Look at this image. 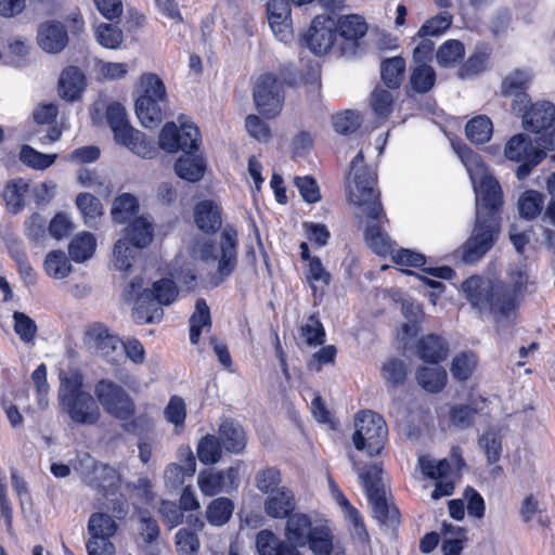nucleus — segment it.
Masks as SVG:
<instances>
[{
	"label": "nucleus",
	"instance_id": "nucleus-1",
	"mask_svg": "<svg viewBox=\"0 0 555 555\" xmlns=\"http://www.w3.org/2000/svg\"><path fill=\"white\" fill-rule=\"evenodd\" d=\"M527 283L526 267L516 266L509 271L508 283L473 275L463 282L462 289L474 310L480 315L491 314L501 322L516 314Z\"/></svg>",
	"mask_w": 555,
	"mask_h": 555
},
{
	"label": "nucleus",
	"instance_id": "nucleus-2",
	"mask_svg": "<svg viewBox=\"0 0 555 555\" xmlns=\"http://www.w3.org/2000/svg\"><path fill=\"white\" fill-rule=\"evenodd\" d=\"M377 177L369 168L357 169L352 181L349 182L350 202L358 206V217L365 222L364 240L367 246L377 255L386 256L391 249L390 237L386 232V219L379 192L375 188Z\"/></svg>",
	"mask_w": 555,
	"mask_h": 555
},
{
	"label": "nucleus",
	"instance_id": "nucleus-3",
	"mask_svg": "<svg viewBox=\"0 0 555 555\" xmlns=\"http://www.w3.org/2000/svg\"><path fill=\"white\" fill-rule=\"evenodd\" d=\"M94 395L103 410L111 416L124 422L121 428L128 434H138L152 426L146 415L134 416L135 403L119 384L102 378L94 385Z\"/></svg>",
	"mask_w": 555,
	"mask_h": 555
},
{
	"label": "nucleus",
	"instance_id": "nucleus-4",
	"mask_svg": "<svg viewBox=\"0 0 555 555\" xmlns=\"http://www.w3.org/2000/svg\"><path fill=\"white\" fill-rule=\"evenodd\" d=\"M59 405L77 425L93 426L101 418L96 399L83 389L82 376L78 373L60 375Z\"/></svg>",
	"mask_w": 555,
	"mask_h": 555
},
{
	"label": "nucleus",
	"instance_id": "nucleus-5",
	"mask_svg": "<svg viewBox=\"0 0 555 555\" xmlns=\"http://www.w3.org/2000/svg\"><path fill=\"white\" fill-rule=\"evenodd\" d=\"M555 147V128L546 135L537 138L535 143L526 133L513 135L504 147L508 160L519 163L516 169L518 180H525L545 157L546 152Z\"/></svg>",
	"mask_w": 555,
	"mask_h": 555
},
{
	"label": "nucleus",
	"instance_id": "nucleus-6",
	"mask_svg": "<svg viewBox=\"0 0 555 555\" xmlns=\"http://www.w3.org/2000/svg\"><path fill=\"white\" fill-rule=\"evenodd\" d=\"M106 120L118 144L126 146L142 158L153 157L155 153L154 145L145 139L143 132L130 125L126 109L120 103L114 102L107 106Z\"/></svg>",
	"mask_w": 555,
	"mask_h": 555
},
{
	"label": "nucleus",
	"instance_id": "nucleus-7",
	"mask_svg": "<svg viewBox=\"0 0 555 555\" xmlns=\"http://www.w3.org/2000/svg\"><path fill=\"white\" fill-rule=\"evenodd\" d=\"M199 257L205 262L218 260L217 272L212 276L215 286L225 281L235 270L237 264V232L227 225L220 235L219 248L214 242H205L199 248Z\"/></svg>",
	"mask_w": 555,
	"mask_h": 555
},
{
	"label": "nucleus",
	"instance_id": "nucleus-8",
	"mask_svg": "<svg viewBox=\"0 0 555 555\" xmlns=\"http://www.w3.org/2000/svg\"><path fill=\"white\" fill-rule=\"evenodd\" d=\"M382 472V467L377 464L365 466L359 473V478L375 519L383 525L395 526L399 522V511L389 503L386 496Z\"/></svg>",
	"mask_w": 555,
	"mask_h": 555
},
{
	"label": "nucleus",
	"instance_id": "nucleus-9",
	"mask_svg": "<svg viewBox=\"0 0 555 555\" xmlns=\"http://www.w3.org/2000/svg\"><path fill=\"white\" fill-rule=\"evenodd\" d=\"M354 447L370 456L380 453L387 440L388 428L384 418L373 411H361L354 420Z\"/></svg>",
	"mask_w": 555,
	"mask_h": 555
},
{
	"label": "nucleus",
	"instance_id": "nucleus-10",
	"mask_svg": "<svg viewBox=\"0 0 555 555\" xmlns=\"http://www.w3.org/2000/svg\"><path fill=\"white\" fill-rule=\"evenodd\" d=\"M73 468L88 486L104 495L113 492L119 483V475L109 465L96 462L89 453H79L73 461Z\"/></svg>",
	"mask_w": 555,
	"mask_h": 555
},
{
	"label": "nucleus",
	"instance_id": "nucleus-11",
	"mask_svg": "<svg viewBox=\"0 0 555 555\" xmlns=\"http://www.w3.org/2000/svg\"><path fill=\"white\" fill-rule=\"evenodd\" d=\"M500 233V224L494 219H476L472 235L462 246V260L474 264L493 247Z\"/></svg>",
	"mask_w": 555,
	"mask_h": 555
},
{
	"label": "nucleus",
	"instance_id": "nucleus-12",
	"mask_svg": "<svg viewBox=\"0 0 555 555\" xmlns=\"http://www.w3.org/2000/svg\"><path fill=\"white\" fill-rule=\"evenodd\" d=\"M201 133L192 122H182L180 128L175 122H167L159 133V146L168 153L183 151L191 154L198 149Z\"/></svg>",
	"mask_w": 555,
	"mask_h": 555
},
{
	"label": "nucleus",
	"instance_id": "nucleus-13",
	"mask_svg": "<svg viewBox=\"0 0 555 555\" xmlns=\"http://www.w3.org/2000/svg\"><path fill=\"white\" fill-rule=\"evenodd\" d=\"M254 101L260 114L276 117L284 103L283 83L272 74L262 75L254 89Z\"/></svg>",
	"mask_w": 555,
	"mask_h": 555
},
{
	"label": "nucleus",
	"instance_id": "nucleus-14",
	"mask_svg": "<svg viewBox=\"0 0 555 555\" xmlns=\"http://www.w3.org/2000/svg\"><path fill=\"white\" fill-rule=\"evenodd\" d=\"M88 531L91 535L87 542L89 555H112L115 546L109 539L116 533L117 525L107 514L94 513L88 521Z\"/></svg>",
	"mask_w": 555,
	"mask_h": 555
},
{
	"label": "nucleus",
	"instance_id": "nucleus-15",
	"mask_svg": "<svg viewBox=\"0 0 555 555\" xmlns=\"http://www.w3.org/2000/svg\"><path fill=\"white\" fill-rule=\"evenodd\" d=\"M476 193V219H494L500 223L503 205V192L500 183L493 177L474 185Z\"/></svg>",
	"mask_w": 555,
	"mask_h": 555
},
{
	"label": "nucleus",
	"instance_id": "nucleus-16",
	"mask_svg": "<svg viewBox=\"0 0 555 555\" xmlns=\"http://www.w3.org/2000/svg\"><path fill=\"white\" fill-rule=\"evenodd\" d=\"M86 335L95 352L107 362L118 364L124 359V341L116 335L111 334L104 324L94 323L90 325Z\"/></svg>",
	"mask_w": 555,
	"mask_h": 555
},
{
	"label": "nucleus",
	"instance_id": "nucleus-17",
	"mask_svg": "<svg viewBox=\"0 0 555 555\" xmlns=\"http://www.w3.org/2000/svg\"><path fill=\"white\" fill-rule=\"evenodd\" d=\"M522 127L526 131L540 135L555 129V105L548 101H538L521 112Z\"/></svg>",
	"mask_w": 555,
	"mask_h": 555
},
{
	"label": "nucleus",
	"instance_id": "nucleus-18",
	"mask_svg": "<svg viewBox=\"0 0 555 555\" xmlns=\"http://www.w3.org/2000/svg\"><path fill=\"white\" fill-rule=\"evenodd\" d=\"M531 82V74L527 69L516 68L508 73L501 82V94L504 98H511L512 109L521 112L530 103V96L527 92Z\"/></svg>",
	"mask_w": 555,
	"mask_h": 555
},
{
	"label": "nucleus",
	"instance_id": "nucleus-19",
	"mask_svg": "<svg viewBox=\"0 0 555 555\" xmlns=\"http://www.w3.org/2000/svg\"><path fill=\"white\" fill-rule=\"evenodd\" d=\"M242 463L219 472L201 473L198 486L206 495H215L220 492H230L236 489L240 483V469Z\"/></svg>",
	"mask_w": 555,
	"mask_h": 555
},
{
	"label": "nucleus",
	"instance_id": "nucleus-20",
	"mask_svg": "<svg viewBox=\"0 0 555 555\" xmlns=\"http://www.w3.org/2000/svg\"><path fill=\"white\" fill-rule=\"evenodd\" d=\"M331 18L317 16L304 37L306 46L317 55L325 54L333 46L336 31Z\"/></svg>",
	"mask_w": 555,
	"mask_h": 555
},
{
	"label": "nucleus",
	"instance_id": "nucleus-21",
	"mask_svg": "<svg viewBox=\"0 0 555 555\" xmlns=\"http://www.w3.org/2000/svg\"><path fill=\"white\" fill-rule=\"evenodd\" d=\"M38 46L47 53L56 54L68 43V34L65 25L56 21H48L37 29Z\"/></svg>",
	"mask_w": 555,
	"mask_h": 555
},
{
	"label": "nucleus",
	"instance_id": "nucleus-22",
	"mask_svg": "<svg viewBox=\"0 0 555 555\" xmlns=\"http://www.w3.org/2000/svg\"><path fill=\"white\" fill-rule=\"evenodd\" d=\"M337 29L344 39L341 51L344 55L356 54L358 41L367 31L365 21L359 15L343 16L338 21Z\"/></svg>",
	"mask_w": 555,
	"mask_h": 555
},
{
	"label": "nucleus",
	"instance_id": "nucleus-23",
	"mask_svg": "<svg viewBox=\"0 0 555 555\" xmlns=\"http://www.w3.org/2000/svg\"><path fill=\"white\" fill-rule=\"evenodd\" d=\"M263 508L271 518H288L296 508L295 494L289 488L282 486L267 496Z\"/></svg>",
	"mask_w": 555,
	"mask_h": 555
},
{
	"label": "nucleus",
	"instance_id": "nucleus-24",
	"mask_svg": "<svg viewBox=\"0 0 555 555\" xmlns=\"http://www.w3.org/2000/svg\"><path fill=\"white\" fill-rule=\"evenodd\" d=\"M164 306L154 294L145 289L138 297L132 309V318L138 324L158 323L164 317Z\"/></svg>",
	"mask_w": 555,
	"mask_h": 555
},
{
	"label": "nucleus",
	"instance_id": "nucleus-25",
	"mask_svg": "<svg viewBox=\"0 0 555 555\" xmlns=\"http://www.w3.org/2000/svg\"><path fill=\"white\" fill-rule=\"evenodd\" d=\"M449 354V345L446 339L436 334L421 337L416 344V356L426 363L439 364Z\"/></svg>",
	"mask_w": 555,
	"mask_h": 555
},
{
	"label": "nucleus",
	"instance_id": "nucleus-26",
	"mask_svg": "<svg viewBox=\"0 0 555 555\" xmlns=\"http://www.w3.org/2000/svg\"><path fill=\"white\" fill-rule=\"evenodd\" d=\"M1 197L10 214L16 215L21 212L25 208L27 198L29 197L28 181L23 178L9 180L2 189Z\"/></svg>",
	"mask_w": 555,
	"mask_h": 555
},
{
	"label": "nucleus",
	"instance_id": "nucleus-27",
	"mask_svg": "<svg viewBox=\"0 0 555 555\" xmlns=\"http://www.w3.org/2000/svg\"><path fill=\"white\" fill-rule=\"evenodd\" d=\"M194 220L204 233H215L222 224L221 208L210 199L201 201L195 205Z\"/></svg>",
	"mask_w": 555,
	"mask_h": 555
},
{
	"label": "nucleus",
	"instance_id": "nucleus-28",
	"mask_svg": "<svg viewBox=\"0 0 555 555\" xmlns=\"http://www.w3.org/2000/svg\"><path fill=\"white\" fill-rule=\"evenodd\" d=\"M219 440L230 453H241L246 447V435L243 427L232 421L225 420L219 427Z\"/></svg>",
	"mask_w": 555,
	"mask_h": 555
},
{
	"label": "nucleus",
	"instance_id": "nucleus-29",
	"mask_svg": "<svg viewBox=\"0 0 555 555\" xmlns=\"http://www.w3.org/2000/svg\"><path fill=\"white\" fill-rule=\"evenodd\" d=\"M85 76L76 66L66 67L59 80V94L67 101H75L83 90Z\"/></svg>",
	"mask_w": 555,
	"mask_h": 555
},
{
	"label": "nucleus",
	"instance_id": "nucleus-30",
	"mask_svg": "<svg viewBox=\"0 0 555 555\" xmlns=\"http://www.w3.org/2000/svg\"><path fill=\"white\" fill-rule=\"evenodd\" d=\"M313 528L309 516L302 513H295L287 518L286 539L289 543L300 547L305 546Z\"/></svg>",
	"mask_w": 555,
	"mask_h": 555
},
{
	"label": "nucleus",
	"instance_id": "nucleus-31",
	"mask_svg": "<svg viewBox=\"0 0 555 555\" xmlns=\"http://www.w3.org/2000/svg\"><path fill=\"white\" fill-rule=\"evenodd\" d=\"M165 100L137 99L135 114L145 128H155L163 121V108L166 105Z\"/></svg>",
	"mask_w": 555,
	"mask_h": 555
},
{
	"label": "nucleus",
	"instance_id": "nucleus-32",
	"mask_svg": "<svg viewBox=\"0 0 555 555\" xmlns=\"http://www.w3.org/2000/svg\"><path fill=\"white\" fill-rule=\"evenodd\" d=\"M190 323V341L196 345L203 330L211 328L210 310L205 299L198 298L195 302V309L189 320Z\"/></svg>",
	"mask_w": 555,
	"mask_h": 555
},
{
	"label": "nucleus",
	"instance_id": "nucleus-33",
	"mask_svg": "<svg viewBox=\"0 0 555 555\" xmlns=\"http://www.w3.org/2000/svg\"><path fill=\"white\" fill-rule=\"evenodd\" d=\"M130 244L140 249L146 247L153 240V224L144 217L135 218L125 230V236Z\"/></svg>",
	"mask_w": 555,
	"mask_h": 555
},
{
	"label": "nucleus",
	"instance_id": "nucleus-34",
	"mask_svg": "<svg viewBox=\"0 0 555 555\" xmlns=\"http://www.w3.org/2000/svg\"><path fill=\"white\" fill-rule=\"evenodd\" d=\"M448 375L441 366H421L416 371L418 385L428 392H440L447 384Z\"/></svg>",
	"mask_w": 555,
	"mask_h": 555
},
{
	"label": "nucleus",
	"instance_id": "nucleus-35",
	"mask_svg": "<svg viewBox=\"0 0 555 555\" xmlns=\"http://www.w3.org/2000/svg\"><path fill=\"white\" fill-rule=\"evenodd\" d=\"M196 470V462L193 453L188 452V456L183 465L170 463L164 473L166 485L170 488H178L184 482L185 476H192Z\"/></svg>",
	"mask_w": 555,
	"mask_h": 555
},
{
	"label": "nucleus",
	"instance_id": "nucleus-36",
	"mask_svg": "<svg viewBox=\"0 0 555 555\" xmlns=\"http://www.w3.org/2000/svg\"><path fill=\"white\" fill-rule=\"evenodd\" d=\"M234 511L233 502L228 498H217L212 500L206 509L207 521L216 527L225 525Z\"/></svg>",
	"mask_w": 555,
	"mask_h": 555
},
{
	"label": "nucleus",
	"instance_id": "nucleus-37",
	"mask_svg": "<svg viewBox=\"0 0 555 555\" xmlns=\"http://www.w3.org/2000/svg\"><path fill=\"white\" fill-rule=\"evenodd\" d=\"M461 159L469 175L473 185L491 178L482 157L466 147L461 152Z\"/></svg>",
	"mask_w": 555,
	"mask_h": 555
},
{
	"label": "nucleus",
	"instance_id": "nucleus-38",
	"mask_svg": "<svg viewBox=\"0 0 555 555\" xmlns=\"http://www.w3.org/2000/svg\"><path fill=\"white\" fill-rule=\"evenodd\" d=\"M544 206V195L535 190L525 191L518 199V211L521 218L535 219Z\"/></svg>",
	"mask_w": 555,
	"mask_h": 555
},
{
	"label": "nucleus",
	"instance_id": "nucleus-39",
	"mask_svg": "<svg viewBox=\"0 0 555 555\" xmlns=\"http://www.w3.org/2000/svg\"><path fill=\"white\" fill-rule=\"evenodd\" d=\"M95 247L96 241L93 234L83 232L72 240L68 254L75 262H82L92 257Z\"/></svg>",
	"mask_w": 555,
	"mask_h": 555
},
{
	"label": "nucleus",
	"instance_id": "nucleus-40",
	"mask_svg": "<svg viewBox=\"0 0 555 555\" xmlns=\"http://www.w3.org/2000/svg\"><path fill=\"white\" fill-rule=\"evenodd\" d=\"M405 72V61L400 56L383 61L380 76L384 83L390 89L400 87Z\"/></svg>",
	"mask_w": 555,
	"mask_h": 555
},
{
	"label": "nucleus",
	"instance_id": "nucleus-41",
	"mask_svg": "<svg viewBox=\"0 0 555 555\" xmlns=\"http://www.w3.org/2000/svg\"><path fill=\"white\" fill-rule=\"evenodd\" d=\"M492 131V121L485 115L474 117L465 126L466 137L476 144L488 142L491 139Z\"/></svg>",
	"mask_w": 555,
	"mask_h": 555
},
{
	"label": "nucleus",
	"instance_id": "nucleus-42",
	"mask_svg": "<svg viewBox=\"0 0 555 555\" xmlns=\"http://www.w3.org/2000/svg\"><path fill=\"white\" fill-rule=\"evenodd\" d=\"M175 171L180 178L186 181L197 182L204 176L205 165L203 159L185 155L176 162Z\"/></svg>",
	"mask_w": 555,
	"mask_h": 555
},
{
	"label": "nucleus",
	"instance_id": "nucleus-43",
	"mask_svg": "<svg viewBox=\"0 0 555 555\" xmlns=\"http://www.w3.org/2000/svg\"><path fill=\"white\" fill-rule=\"evenodd\" d=\"M141 249L127 240H118L114 246V266L119 271H129L135 259L140 255Z\"/></svg>",
	"mask_w": 555,
	"mask_h": 555
},
{
	"label": "nucleus",
	"instance_id": "nucleus-44",
	"mask_svg": "<svg viewBox=\"0 0 555 555\" xmlns=\"http://www.w3.org/2000/svg\"><path fill=\"white\" fill-rule=\"evenodd\" d=\"M491 49L487 44L476 46L468 60L461 66L459 76L464 79L481 73L486 68V63L490 56Z\"/></svg>",
	"mask_w": 555,
	"mask_h": 555
},
{
	"label": "nucleus",
	"instance_id": "nucleus-45",
	"mask_svg": "<svg viewBox=\"0 0 555 555\" xmlns=\"http://www.w3.org/2000/svg\"><path fill=\"white\" fill-rule=\"evenodd\" d=\"M76 205L83 217L85 223L88 227H94L98 218L103 214L100 199L90 193H80L76 197Z\"/></svg>",
	"mask_w": 555,
	"mask_h": 555
},
{
	"label": "nucleus",
	"instance_id": "nucleus-46",
	"mask_svg": "<svg viewBox=\"0 0 555 555\" xmlns=\"http://www.w3.org/2000/svg\"><path fill=\"white\" fill-rule=\"evenodd\" d=\"M43 267L47 274L56 280L65 279L72 271L69 260L62 250L50 251L46 257Z\"/></svg>",
	"mask_w": 555,
	"mask_h": 555
},
{
	"label": "nucleus",
	"instance_id": "nucleus-47",
	"mask_svg": "<svg viewBox=\"0 0 555 555\" xmlns=\"http://www.w3.org/2000/svg\"><path fill=\"white\" fill-rule=\"evenodd\" d=\"M139 87L141 94L138 99L167 101L166 87L156 74H143L140 78Z\"/></svg>",
	"mask_w": 555,
	"mask_h": 555
},
{
	"label": "nucleus",
	"instance_id": "nucleus-48",
	"mask_svg": "<svg viewBox=\"0 0 555 555\" xmlns=\"http://www.w3.org/2000/svg\"><path fill=\"white\" fill-rule=\"evenodd\" d=\"M139 209L138 199L129 193L115 198L112 207V218L117 223L127 222Z\"/></svg>",
	"mask_w": 555,
	"mask_h": 555
},
{
	"label": "nucleus",
	"instance_id": "nucleus-49",
	"mask_svg": "<svg viewBox=\"0 0 555 555\" xmlns=\"http://www.w3.org/2000/svg\"><path fill=\"white\" fill-rule=\"evenodd\" d=\"M477 366V358L473 352H461L451 362L450 372L457 382H466Z\"/></svg>",
	"mask_w": 555,
	"mask_h": 555
},
{
	"label": "nucleus",
	"instance_id": "nucleus-50",
	"mask_svg": "<svg viewBox=\"0 0 555 555\" xmlns=\"http://www.w3.org/2000/svg\"><path fill=\"white\" fill-rule=\"evenodd\" d=\"M465 55L464 44L460 40L450 39L443 42L437 51L436 57L443 67L453 66L461 62Z\"/></svg>",
	"mask_w": 555,
	"mask_h": 555
},
{
	"label": "nucleus",
	"instance_id": "nucleus-51",
	"mask_svg": "<svg viewBox=\"0 0 555 555\" xmlns=\"http://www.w3.org/2000/svg\"><path fill=\"white\" fill-rule=\"evenodd\" d=\"M222 454V444L218 437L214 435H206L203 437L197 446V457L206 465L217 463Z\"/></svg>",
	"mask_w": 555,
	"mask_h": 555
},
{
	"label": "nucleus",
	"instance_id": "nucleus-52",
	"mask_svg": "<svg viewBox=\"0 0 555 555\" xmlns=\"http://www.w3.org/2000/svg\"><path fill=\"white\" fill-rule=\"evenodd\" d=\"M307 545L314 555H330L333 550V537L324 526H317L310 532Z\"/></svg>",
	"mask_w": 555,
	"mask_h": 555
},
{
	"label": "nucleus",
	"instance_id": "nucleus-53",
	"mask_svg": "<svg viewBox=\"0 0 555 555\" xmlns=\"http://www.w3.org/2000/svg\"><path fill=\"white\" fill-rule=\"evenodd\" d=\"M436 73L427 64L417 65L411 73L410 82L412 88L418 93L428 92L435 85Z\"/></svg>",
	"mask_w": 555,
	"mask_h": 555
},
{
	"label": "nucleus",
	"instance_id": "nucleus-54",
	"mask_svg": "<svg viewBox=\"0 0 555 555\" xmlns=\"http://www.w3.org/2000/svg\"><path fill=\"white\" fill-rule=\"evenodd\" d=\"M305 276L313 293L317 292L318 284L328 286L332 280L331 273L326 270L318 256H313V258L310 259Z\"/></svg>",
	"mask_w": 555,
	"mask_h": 555
},
{
	"label": "nucleus",
	"instance_id": "nucleus-55",
	"mask_svg": "<svg viewBox=\"0 0 555 555\" xmlns=\"http://www.w3.org/2000/svg\"><path fill=\"white\" fill-rule=\"evenodd\" d=\"M20 159L23 164L34 169L43 170L49 168L56 159L55 154H43L29 145H24L20 153Z\"/></svg>",
	"mask_w": 555,
	"mask_h": 555
},
{
	"label": "nucleus",
	"instance_id": "nucleus-56",
	"mask_svg": "<svg viewBox=\"0 0 555 555\" xmlns=\"http://www.w3.org/2000/svg\"><path fill=\"white\" fill-rule=\"evenodd\" d=\"M300 336L304 338L305 343L311 347H315L324 343V327L314 314L310 315L307 322L300 327Z\"/></svg>",
	"mask_w": 555,
	"mask_h": 555
},
{
	"label": "nucleus",
	"instance_id": "nucleus-57",
	"mask_svg": "<svg viewBox=\"0 0 555 555\" xmlns=\"http://www.w3.org/2000/svg\"><path fill=\"white\" fill-rule=\"evenodd\" d=\"M361 122L360 114L351 109L337 113L332 117L334 130L340 134L354 132L361 126Z\"/></svg>",
	"mask_w": 555,
	"mask_h": 555
},
{
	"label": "nucleus",
	"instance_id": "nucleus-58",
	"mask_svg": "<svg viewBox=\"0 0 555 555\" xmlns=\"http://www.w3.org/2000/svg\"><path fill=\"white\" fill-rule=\"evenodd\" d=\"M452 15L447 12H440L436 16L427 20L418 29V37L438 36L446 31L452 24Z\"/></svg>",
	"mask_w": 555,
	"mask_h": 555
},
{
	"label": "nucleus",
	"instance_id": "nucleus-59",
	"mask_svg": "<svg viewBox=\"0 0 555 555\" xmlns=\"http://www.w3.org/2000/svg\"><path fill=\"white\" fill-rule=\"evenodd\" d=\"M98 42L107 49H117L122 40V31L116 25L102 23L95 28Z\"/></svg>",
	"mask_w": 555,
	"mask_h": 555
},
{
	"label": "nucleus",
	"instance_id": "nucleus-60",
	"mask_svg": "<svg viewBox=\"0 0 555 555\" xmlns=\"http://www.w3.org/2000/svg\"><path fill=\"white\" fill-rule=\"evenodd\" d=\"M479 446L487 455L488 463H496L502 453V441L500 435L494 430L485 431L479 438Z\"/></svg>",
	"mask_w": 555,
	"mask_h": 555
},
{
	"label": "nucleus",
	"instance_id": "nucleus-61",
	"mask_svg": "<svg viewBox=\"0 0 555 555\" xmlns=\"http://www.w3.org/2000/svg\"><path fill=\"white\" fill-rule=\"evenodd\" d=\"M418 464L422 473L430 479H442L451 472V465L447 459L437 462L429 456H421Z\"/></svg>",
	"mask_w": 555,
	"mask_h": 555
},
{
	"label": "nucleus",
	"instance_id": "nucleus-62",
	"mask_svg": "<svg viewBox=\"0 0 555 555\" xmlns=\"http://www.w3.org/2000/svg\"><path fill=\"white\" fill-rule=\"evenodd\" d=\"M282 481L281 472L276 467H267L259 470L255 477L256 488L268 495L280 488Z\"/></svg>",
	"mask_w": 555,
	"mask_h": 555
},
{
	"label": "nucleus",
	"instance_id": "nucleus-63",
	"mask_svg": "<svg viewBox=\"0 0 555 555\" xmlns=\"http://www.w3.org/2000/svg\"><path fill=\"white\" fill-rule=\"evenodd\" d=\"M177 552L180 555H196L199 548V540L195 532L188 528H181L176 533Z\"/></svg>",
	"mask_w": 555,
	"mask_h": 555
},
{
	"label": "nucleus",
	"instance_id": "nucleus-64",
	"mask_svg": "<svg viewBox=\"0 0 555 555\" xmlns=\"http://www.w3.org/2000/svg\"><path fill=\"white\" fill-rule=\"evenodd\" d=\"M139 534L145 544L155 542L160 533V528L156 519H154L147 511L139 513Z\"/></svg>",
	"mask_w": 555,
	"mask_h": 555
}]
</instances>
